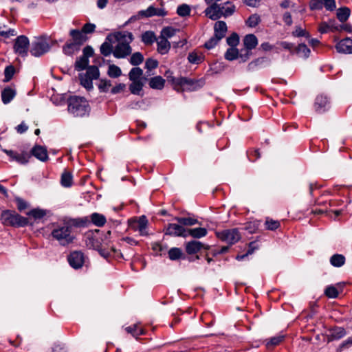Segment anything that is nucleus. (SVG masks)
Masks as SVG:
<instances>
[{
	"label": "nucleus",
	"mask_w": 352,
	"mask_h": 352,
	"mask_svg": "<svg viewBox=\"0 0 352 352\" xmlns=\"http://www.w3.org/2000/svg\"><path fill=\"white\" fill-rule=\"evenodd\" d=\"M107 40L109 42H117L114 47L113 54L117 58H123L131 54V47L130 43L133 40V36L131 32L126 31L117 32L114 34H109Z\"/></svg>",
	"instance_id": "f257e3e1"
},
{
	"label": "nucleus",
	"mask_w": 352,
	"mask_h": 352,
	"mask_svg": "<svg viewBox=\"0 0 352 352\" xmlns=\"http://www.w3.org/2000/svg\"><path fill=\"white\" fill-rule=\"evenodd\" d=\"M89 63V59L86 57L80 56L75 62V69L77 71H82L87 69L85 73L79 74L80 83L87 90H91L94 87L92 81L99 78L100 72L97 66H88Z\"/></svg>",
	"instance_id": "f03ea898"
},
{
	"label": "nucleus",
	"mask_w": 352,
	"mask_h": 352,
	"mask_svg": "<svg viewBox=\"0 0 352 352\" xmlns=\"http://www.w3.org/2000/svg\"><path fill=\"white\" fill-rule=\"evenodd\" d=\"M68 111L75 117H84L89 113L90 108L85 98L72 96L67 100Z\"/></svg>",
	"instance_id": "7ed1b4c3"
},
{
	"label": "nucleus",
	"mask_w": 352,
	"mask_h": 352,
	"mask_svg": "<svg viewBox=\"0 0 352 352\" xmlns=\"http://www.w3.org/2000/svg\"><path fill=\"white\" fill-rule=\"evenodd\" d=\"M52 236L60 245L63 246L72 243L74 239V236L72 234L69 225L65 221L53 228Z\"/></svg>",
	"instance_id": "20e7f679"
},
{
	"label": "nucleus",
	"mask_w": 352,
	"mask_h": 352,
	"mask_svg": "<svg viewBox=\"0 0 352 352\" xmlns=\"http://www.w3.org/2000/svg\"><path fill=\"white\" fill-rule=\"evenodd\" d=\"M1 223L6 226L23 227L28 225V219L13 210H4L1 215Z\"/></svg>",
	"instance_id": "39448f33"
},
{
	"label": "nucleus",
	"mask_w": 352,
	"mask_h": 352,
	"mask_svg": "<svg viewBox=\"0 0 352 352\" xmlns=\"http://www.w3.org/2000/svg\"><path fill=\"white\" fill-rule=\"evenodd\" d=\"M217 236L229 245H233L241 239V234L237 228L228 229L217 232Z\"/></svg>",
	"instance_id": "423d86ee"
},
{
	"label": "nucleus",
	"mask_w": 352,
	"mask_h": 352,
	"mask_svg": "<svg viewBox=\"0 0 352 352\" xmlns=\"http://www.w3.org/2000/svg\"><path fill=\"white\" fill-rule=\"evenodd\" d=\"M128 223L129 228L134 231H138L141 236L148 235V232L147 230L148 222L144 215L135 219H129Z\"/></svg>",
	"instance_id": "0eeeda50"
},
{
	"label": "nucleus",
	"mask_w": 352,
	"mask_h": 352,
	"mask_svg": "<svg viewBox=\"0 0 352 352\" xmlns=\"http://www.w3.org/2000/svg\"><path fill=\"white\" fill-rule=\"evenodd\" d=\"M50 49V45L45 39L38 38L32 41L30 47V53L34 56L39 57L47 53Z\"/></svg>",
	"instance_id": "6e6552de"
},
{
	"label": "nucleus",
	"mask_w": 352,
	"mask_h": 352,
	"mask_svg": "<svg viewBox=\"0 0 352 352\" xmlns=\"http://www.w3.org/2000/svg\"><path fill=\"white\" fill-rule=\"evenodd\" d=\"M30 42L25 36H19L15 39L14 50L15 53L25 57L28 55Z\"/></svg>",
	"instance_id": "1a4fd4ad"
},
{
	"label": "nucleus",
	"mask_w": 352,
	"mask_h": 352,
	"mask_svg": "<svg viewBox=\"0 0 352 352\" xmlns=\"http://www.w3.org/2000/svg\"><path fill=\"white\" fill-rule=\"evenodd\" d=\"M165 234L174 236L187 237L186 230L182 226L176 223H168L164 228Z\"/></svg>",
	"instance_id": "9d476101"
},
{
	"label": "nucleus",
	"mask_w": 352,
	"mask_h": 352,
	"mask_svg": "<svg viewBox=\"0 0 352 352\" xmlns=\"http://www.w3.org/2000/svg\"><path fill=\"white\" fill-rule=\"evenodd\" d=\"M164 76H166L167 81L168 82H170L175 88H176L178 86H184V85H192L193 84V81L191 79L185 78V77H180L178 78H175L173 76V72L170 70H167Z\"/></svg>",
	"instance_id": "9b49d317"
},
{
	"label": "nucleus",
	"mask_w": 352,
	"mask_h": 352,
	"mask_svg": "<svg viewBox=\"0 0 352 352\" xmlns=\"http://www.w3.org/2000/svg\"><path fill=\"white\" fill-rule=\"evenodd\" d=\"M69 265L74 269H80L85 262V256L80 251H74L67 257Z\"/></svg>",
	"instance_id": "f8f14e48"
},
{
	"label": "nucleus",
	"mask_w": 352,
	"mask_h": 352,
	"mask_svg": "<svg viewBox=\"0 0 352 352\" xmlns=\"http://www.w3.org/2000/svg\"><path fill=\"white\" fill-rule=\"evenodd\" d=\"M167 12L162 8H157L154 6H150L147 9L138 12V16L141 18H150L154 16H164Z\"/></svg>",
	"instance_id": "ddd939ff"
},
{
	"label": "nucleus",
	"mask_w": 352,
	"mask_h": 352,
	"mask_svg": "<svg viewBox=\"0 0 352 352\" xmlns=\"http://www.w3.org/2000/svg\"><path fill=\"white\" fill-rule=\"evenodd\" d=\"M210 4L211 5L204 10L206 16L211 20L214 21L222 17L221 4H218L217 3H213Z\"/></svg>",
	"instance_id": "4468645a"
},
{
	"label": "nucleus",
	"mask_w": 352,
	"mask_h": 352,
	"mask_svg": "<svg viewBox=\"0 0 352 352\" xmlns=\"http://www.w3.org/2000/svg\"><path fill=\"white\" fill-rule=\"evenodd\" d=\"M186 252L188 254L192 255L199 252L202 248L208 249L209 246L204 245L201 242L196 240H192L186 243Z\"/></svg>",
	"instance_id": "2eb2a0df"
},
{
	"label": "nucleus",
	"mask_w": 352,
	"mask_h": 352,
	"mask_svg": "<svg viewBox=\"0 0 352 352\" xmlns=\"http://www.w3.org/2000/svg\"><path fill=\"white\" fill-rule=\"evenodd\" d=\"M336 49L339 53L352 54V39L346 38L341 40L336 44Z\"/></svg>",
	"instance_id": "dca6fc26"
},
{
	"label": "nucleus",
	"mask_w": 352,
	"mask_h": 352,
	"mask_svg": "<svg viewBox=\"0 0 352 352\" xmlns=\"http://www.w3.org/2000/svg\"><path fill=\"white\" fill-rule=\"evenodd\" d=\"M5 153L10 156L12 160L21 164H26L30 158V155L26 153H18L11 150H5Z\"/></svg>",
	"instance_id": "f3484780"
},
{
	"label": "nucleus",
	"mask_w": 352,
	"mask_h": 352,
	"mask_svg": "<svg viewBox=\"0 0 352 352\" xmlns=\"http://www.w3.org/2000/svg\"><path fill=\"white\" fill-rule=\"evenodd\" d=\"M156 42L157 46V50L160 54L164 55L169 52L170 43L167 39L160 36L159 38H157Z\"/></svg>",
	"instance_id": "a211bd4d"
},
{
	"label": "nucleus",
	"mask_w": 352,
	"mask_h": 352,
	"mask_svg": "<svg viewBox=\"0 0 352 352\" xmlns=\"http://www.w3.org/2000/svg\"><path fill=\"white\" fill-rule=\"evenodd\" d=\"M31 152L35 157L42 162H45L48 159L47 149L42 146L37 145L34 146Z\"/></svg>",
	"instance_id": "6ab92c4d"
},
{
	"label": "nucleus",
	"mask_w": 352,
	"mask_h": 352,
	"mask_svg": "<svg viewBox=\"0 0 352 352\" xmlns=\"http://www.w3.org/2000/svg\"><path fill=\"white\" fill-rule=\"evenodd\" d=\"M228 28L226 23L223 21H218L214 23V36L219 38V39H222L227 32Z\"/></svg>",
	"instance_id": "aec40b11"
},
{
	"label": "nucleus",
	"mask_w": 352,
	"mask_h": 352,
	"mask_svg": "<svg viewBox=\"0 0 352 352\" xmlns=\"http://www.w3.org/2000/svg\"><path fill=\"white\" fill-rule=\"evenodd\" d=\"M329 340H340L344 337L346 334L344 328L341 327H336L330 329Z\"/></svg>",
	"instance_id": "412c9836"
},
{
	"label": "nucleus",
	"mask_w": 352,
	"mask_h": 352,
	"mask_svg": "<svg viewBox=\"0 0 352 352\" xmlns=\"http://www.w3.org/2000/svg\"><path fill=\"white\" fill-rule=\"evenodd\" d=\"M243 44L248 50H252L258 45V39L254 34H250L244 37Z\"/></svg>",
	"instance_id": "4be33fe9"
},
{
	"label": "nucleus",
	"mask_w": 352,
	"mask_h": 352,
	"mask_svg": "<svg viewBox=\"0 0 352 352\" xmlns=\"http://www.w3.org/2000/svg\"><path fill=\"white\" fill-rule=\"evenodd\" d=\"M83 34L82 30H72L70 31V36L72 37L73 43L78 46L82 45L86 41V37Z\"/></svg>",
	"instance_id": "5701e85b"
},
{
	"label": "nucleus",
	"mask_w": 352,
	"mask_h": 352,
	"mask_svg": "<svg viewBox=\"0 0 352 352\" xmlns=\"http://www.w3.org/2000/svg\"><path fill=\"white\" fill-rule=\"evenodd\" d=\"M328 98L324 96H318L316 98L314 107L316 111L321 113L325 110L328 104Z\"/></svg>",
	"instance_id": "b1692460"
},
{
	"label": "nucleus",
	"mask_w": 352,
	"mask_h": 352,
	"mask_svg": "<svg viewBox=\"0 0 352 352\" xmlns=\"http://www.w3.org/2000/svg\"><path fill=\"white\" fill-rule=\"evenodd\" d=\"M165 80L160 76H155L149 80L148 85L154 89H162L164 87Z\"/></svg>",
	"instance_id": "393cba45"
},
{
	"label": "nucleus",
	"mask_w": 352,
	"mask_h": 352,
	"mask_svg": "<svg viewBox=\"0 0 352 352\" xmlns=\"http://www.w3.org/2000/svg\"><path fill=\"white\" fill-rule=\"evenodd\" d=\"M188 236H191L195 239H200L206 236L208 231L204 228H196L186 230Z\"/></svg>",
	"instance_id": "a878e982"
},
{
	"label": "nucleus",
	"mask_w": 352,
	"mask_h": 352,
	"mask_svg": "<svg viewBox=\"0 0 352 352\" xmlns=\"http://www.w3.org/2000/svg\"><path fill=\"white\" fill-rule=\"evenodd\" d=\"M222 16L228 17L232 15L235 11V6L231 2L227 1L223 5L221 4Z\"/></svg>",
	"instance_id": "bb28decb"
},
{
	"label": "nucleus",
	"mask_w": 352,
	"mask_h": 352,
	"mask_svg": "<svg viewBox=\"0 0 352 352\" xmlns=\"http://www.w3.org/2000/svg\"><path fill=\"white\" fill-rule=\"evenodd\" d=\"M187 58L189 63L198 65L204 61V56L201 52L193 51L188 54Z\"/></svg>",
	"instance_id": "cd10ccee"
},
{
	"label": "nucleus",
	"mask_w": 352,
	"mask_h": 352,
	"mask_svg": "<svg viewBox=\"0 0 352 352\" xmlns=\"http://www.w3.org/2000/svg\"><path fill=\"white\" fill-rule=\"evenodd\" d=\"M141 41L146 45H151L154 42L157 41V38L153 32L146 31L142 34Z\"/></svg>",
	"instance_id": "c85d7f7f"
},
{
	"label": "nucleus",
	"mask_w": 352,
	"mask_h": 352,
	"mask_svg": "<svg viewBox=\"0 0 352 352\" xmlns=\"http://www.w3.org/2000/svg\"><path fill=\"white\" fill-rule=\"evenodd\" d=\"M16 92L14 89L8 87L5 88L1 92V98L4 104L9 103L15 96Z\"/></svg>",
	"instance_id": "c756f323"
},
{
	"label": "nucleus",
	"mask_w": 352,
	"mask_h": 352,
	"mask_svg": "<svg viewBox=\"0 0 352 352\" xmlns=\"http://www.w3.org/2000/svg\"><path fill=\"white\" fill-rule=\"evenodd\" d=\"M345 257L342 254H335L330 258V263L336 267H340L345 263Z\"/></svg>",
	"instance_id": "7c9ffc66"
},
{
	"label": "nucleus",
	"mask_w": 352,
	"mask_h": 352,
	"mask_svg": "<svg viewBox=\"0 0 352 352\" xmlns=\"http://www.w3.org/2000/svg\"><path fill=\"white\" fill-rule=\"evenodd\" d=\"M143 70L138 67H133L129 73V78L131 81L142 80Z\"/></svg>",
	"instance_id": "2f4dec72"
},
{
	"label": "nucleus",
	"mask_w": 352,
	"mask_h": 352,
	"mask_svg": "<svg viewBox=\"0 0 352 352\" xmlns=\"http://www.w3.org/2000/svg\"><path fill=\"white\" fill-rule=\"evenodd\" d=\"M113 42H109L108 40L106 41L100 46V53L104 56H108L111 53L113 54L114 47L112 45Z\"/></svg>",
	"instance_id": "473e14b6"
},
{
	"label": "nucleus",
	"mask_w": 352,
	"mask_h": 352,
	"mask_svg": "<svg viewBox=\"0 0 352 352\" xmlns=\"http://www.w3.org/2000/svg\"><path fill=\"white\" fill-rule=\"evenodd\" d=\"M73 183V177L71 173L65 171L60 178V184L63 187H71Z\"/></svg>",
	"instance_id": "72a5a7b5"
},
{
	"label": "nucleus",
	"mask_w": 352,
	"mask_h": 352,
	"mask_svg": "<svg viewBox=\"0 0 352 352\" xmlns=\"http://www.w3.org/2000/svg\"><path fill=\"white\" fill-rule=\"evenodd\" d=\"M91 220L95 226L98 227L103 226L106 223L105 217L103 214L96 212L91 215Z\"/></svg>",
	"instance_id": "f704fd0d"
},
{
	"label": "nucleus",
	"mask_w": 352,
	"mask_h": 352,
	"mask_svg": "<svg viewBox=\"0 0 352 352\" xmlns=\"http://www.w3.org/2000/svg\"><path fill=\"white\" fill-rule=\"evenodd\" d=\"M350 13L351 11L349 8L346 7L341 8L337 10V17L340 22L343 23L347 21Z\"/></svg>",
	"instance_id": "c9c22d12"
},
{
	"label": "nucleus",
	"mask_w": 352,
	"mask_h": 352,
	"mask_svg": "<svg viewBox=\"0 0 352 352\" xmlns=\"http://www.w3.org/2000/svg\"><path fill=\"white\" fill-rule=\"evenodd\" d=\"M261 21V16L257 14H253L248 18L245 24L250 28H255Z\"/></svg>",
	"instance_id": "e433bc0d"
},
{
	"label": "nucleus",
	"mask_w": 352,
	"mask_h": 352,
	"mask_svg": "<svg viewBox=\"0 0 352 352\" xmlns=\"http://www.w3.org/2000/svg\"><path fill=\"white\" fill-rule=\"evenodd\" d=\"M126 331L132 334L133 336L138 338V336L144 333V329L140 327L138 324H135L131 327L126 328Z\"/></svg>",
	"instance_id": "4c0bfd02"
},
{
	"label": "nucleus",
	"mask_w": 352,
	"mask_h": 352,
	"mask_svg": "<svg viewBox=\"0 0 352 352\" xmlns=\"http://www.w3.org/2000/svg\"><path fill=\"white\" fill-rule=\"evenodd\" d=\"M142 80L132 81L129 85V90L133 94L139 95L143 87Z\"/></svg>",
	"instance_id": "58836bf2"
},
{
	"label": "nucleus",
	"mask_w": 352,
	"mask_h": 352,
	"mask_svg": "<svg viewBox=\"0 0 352 352\" xmlns=\"http://www.w3.org/2000/svg\"><path fill=\"white\" fill-rule=\"evenodd\" d=\"M177 31V30L173 27H165L162 30L160 36L168 40L173 37L176 34Z\"/></svg>",
	"instance_id": "ea45409f"
},
{
	"label": "nucleus",
	"mask_w": 352,
	"mask_h": 352,
	"mask_svg": "<svg viewBox=\"0 0 352 352\" xmlns=\"http://www.w3.org/2000/svg\"><path fill=\"white\" fill-rule=\"evenodd\" d=\"M86 245L89 248H93L94 250H99L100 248V242L98 239L95 236H87L86 239Z\"/></svg>",
	"instance_id": "a19ab883"
},
{
	"label": "nucleus",
	"mask_w": 352,
	"mask_h": 352,
	"mask_svg": "<svg viewBox=\"0 0 352 352\" xmlns=\"http://www.w3.org/2000/svg\"><path fill=\"white\" fill-rule=\"evenodd\" d=\"M144 61V56L140 52L133 53L130 59L129 62L132 65L138 66Z\"/></svg>",
	"instance_id": "79ce46f5"
},
{
	"label": "nucleus",
	"mask_w": 352,
	"mask_h": 352,
	"mask_svg": "<svg viewBox=\"0 0 352 352\" xmlns=\"http://www.w3.org/2000/svg\"><path fill=\"white\" fill-rule=\"evenodd\" d=\"M310 52V50L304 43L299 44L296 48V53L300 57L307 58L309 56Z\"/></svg>",
	"instance_id": "37998d69"
},
{
	"label": "nucleus",
	"mask_w": 352,
	"mask_h": 352,
	"mask_svg": "<svg viewBox=\"0 0 352 352\" xmlns=\"http://www.w3.org/2000/svg\"><path fill=\"white\" fill-rule=\"evenodd\" d=\"M239 50L235 47H230L225 53L224 57L228 60H233L238 58Z\"/></svg>",
	"instance_id": "c03bdc74"
},
{
	"label": "nucleus",
	"mask_w": 352,
	"mask_h": 352,
	"mask_svg": "<svg viewBox=\"0 0 352 352\" xmlns=\"http://www.w3.org/2000/svg\"><path fill=\"white\" fill-rule=\"evenodd\" d=\"M265 62L266 59L265 58H258L248 64V69L249 71H253L256 68L261 67Z\"/></svg>",
	"instance_id": "a18cd8bd"
},
{
	"label": "nucleus",
	"mask_w": 352,
	"mask_h": 352,
	"mask_svg": "<svg viewBox=\"0 0 352 352\" xmlns=\"http://www.w3.org/2000/svg\"><path fill=\"white\" fill-rule=\"evenodd\" d=\"M168 257L172 261L178 260L181 258L182 255V251L180 248H172L168 252Z\"/></svg>",
	"instance_id": "49530a36"
},
{
	"label": "nucleus",
	"mask_w": 352,
	"mask_h": 352,
	"mask_svg": "<svg viewBox=\"0 0 352 352\" xmlns=\"http://www.w3.org/2000/svg\"><path fill=\"white\" fill-rule=\"evenodd\" d=\"M175 219L183 226H193L198 222L197 219L190 217H175Z\"/></svg>",
	"instance_id": "de8ad7c7"
},
{
	"label": "nucleus",
	"mask_w": 352,
	"mask_h": 352,
	"mask_svg": "<svg viewBox=\"0 0 352 352\" xmlns=\"http://www.w3.org/2000/svg\"><path fill=\"white\" fill-rule=\"evenodd\" d=\"M66 223L69 225V228L71 231L72 232V227H80L85 224L87 222L86 220L82 219H70L67 221H65Z\"/></svg>",
	"instance_id": "09e8293b"
},
{
	"label": "nucleus",
	"mask_w": 352,
	"mask_h": 352,
	"mask_svg": "<svg viewBox=\"0 0 352 352\" xmlns=\"http://www.w3.org/2000/svg\"><path fill=\"white\" fill-rule=\"evenodd\" d=\"M107 74L111 78H118L122 75V71L119 67L115 65H110Z\"/></svg>",
	"instance_id": "8fccbe9b"
},
{
	"label": "nucleus",
	"mask_w": 352,
	"mask_h": 352,
	"mask_svg": "<svg viewBox=\"0 0 352 352\" xmlns=\"http://www.w3.org/2000/svg\"><path fill=\"white\" fill-rule=\"evenodd\" d=\"M265 225L266 229L269 230H275L280 227V222L278 221L274 220L269 217L266 218Z\"/></svg>",
	"instance_id": "3c124183"
},
{
	"label": "nucleus",
	"mask_w": 352,
	"mask_h": 352,
	"mask_svg": "<svg viewBox=\"0 0 352 352\" xmlns=\"http://www.w3.org/2000/svg\"><path fill=\"white\" fill-rule=\"evenodd\" d=\"M177 13L180 16H186L190 15V6L187 4H182L181 6H179L177 9Z\"/></svg>",
	"instance_id": "603ef678"
},
{
	"label": "nucleus",
	"mask_w": 352,
	"mask_h": 352,
	"mask_svg": "<svg viewBox=\"0 0 352 352\" xmlns=\"http://www.w3.org/2000/svg\"><path fill=\"white\" fill-rule=\"evenodd\" d=\"M111 86V81L107 79H100L98 84V89L100 92L106 93Z\"/></svg>",
	"instance_id": "864d4df0"
},
{
	"label": "nucleus",
	"mask_w": 352,
	"mask_h": 352,
	"mask_svg": "<svg viewBox=\"0 0 352 352\" xmlns=\"http://www.w3.org/2000/svg\"><path fill=\"white\" fill-rule=\"evenodd\" d=\"M324 294L331 298H335L338 297L339 292L335 286H328L324 290Z\"/></svg>",
	"instance_id": "5fc2aeb1"
},
{
	"label": "nucleus",
	"mask_w": 352,
	"mask_h": 352,
	"mask_svg": "<svg viewBox=\"0 0 352 352\" xmlns=\"http://www.w3.org/2000/svg\"><path fill=\"white\" fill-rule=\"evenodd\" d=\"M78 45H76L74 43H67L64 47H63V52L67 55H72L75 50L78 49Z\"/></svg>",
	"instance_id": "6e6d98bb"
},
{
	"label": "nucleus",
	"mask_w": 352,
	"mask_h": 352,
	"mask_svg": "<svg viewBox=\"0 0 352 352\" xmlns=\"http://www.w3.org/2000/svg\"><path fill=\"white\" fill-rule=\"evenodd\" d=\"M239 42V37L236 33H232L227 38V43L232 47H236Z\"/></svg>",
	"instance_id": "4d7b16f0"
},
{
	"label": "nucleus",
	"mask_w": 352,
	"mask_h": 352,
	"mask_svg": "<svg viewBox=\"0 0 352 352\" xmlns=\"http://www.w3.org/2000/svg\"><path fill=\"white\" fill-rule=\"evenodd\" d=\"M152 249L157 254H162L163 253H165L166 252L167 246L163 245L160 243L156 242L152 244Z\"/></svg>",
	"instance_id": "13d9d810"
},
{
	"label": "nucleus",
	"mask_w": 352,
	"mask_h": 352,
	"mask_svg": "<svg viewBox=\"0 0 352 352\" xmlns=\"http://www.w3.org/2000/svg\"><path fill=\"white\" fill-rule=\"evenodd\" d=\"M28 215L33 217L34 219H41L46 213L45 210L41 209H34L28 213Z\"/></svg>",
	"instance_id": "bf43d9fd"
},
{
	"label": "nucleus",
	"mask_w": 352,
	"mask_h": 352,
	"mask_svg": "<svg viewBox=\"0 0 352 352\" xmlns=\"http://www.w3.org/2000/svg\"><path fill=\"white\" fill-rule=\"evenodd\" d=\"M220 40L221 39H219V38L214 35L207 42L205 43L204 46L208 50L212 49L217 45Z\"/></svg>",
	"instance_id": "052dcab7"
},
{
	"label": "nucleus",
	"mask_w": 352,
	"mask_h": 352,
	"mask_svg": "<svg viewBox=\"0 0 352 352\" xmlns=\"http://www.w3.org/2000/svg\"><path fill=\"white\" fill-rule=\"evenodd\" d=\"M285 336L283 335H278L270 338V341L267 342V346H276L279 344L283 340Z\"/></svg>",
	"instance_id": "680f3d73"
},
{
	"label": "nucleus",
	"mask_w": 352,
	"mask_h": 352,
	"mask_svg": "<svg viewBox=\"0 0 352 352\" xmlns=\"http://www.w3.org/2000/svg\"><path fill=\"white\" fill-rule=\"evenodd\" d=\"M158 66V61L155 59L149 58L145 62V68L148 70H152L157 68Z\"/></svg>",
	"instance_id": "e2e57ef3"
},
{
	"label": "nucleus",
	"mask_w": 352,
	"mask_h": 352,
	"mask_svg": "<svg viewBox=\"0 0 352 352\" xmlns=\"http://www.w3.org/2000/svg\"><path fill=\"white\" fill-rule=\"evenodd\" d=\"M14 74V68L13 66H8L6 67L4 71L5 80L4 81L8 82L10 80Z\"/></svg>",
	"instance_id": "0e129e2a"
},
{
	"label": "nucleus",
	"mask_w": 352,
	"mask_h": 352,
	"mask_svg": "<svg viewBox=\"0 0 352 352\" xmlns=\"http://www.w3.org/2000/svg\"><path fill=\"white\" fill-rule=\"evenodd\" d=\"M323 7L327 10L333 11L336 8L335 0H322Z\"/></svg>",
	"instance_id": "69168bd1"
},
{
	"label": "nucleus",
	"mask_w": 352,
	"mask_h": 352,
	"mask_svg": "<svg viewBox=\"0 0 352 352\" xmlns=\"http://www.w3.org/2000/svg\"><path fill=\"white\" fill-rule=\"evenodd\" d=\"M96 29V25L91 23H85L82 28V32L84 34H91L95 31Z\"/></svg>",
	"instance_id": "338daca9"
},
{
	"label": "nucleus",
	"mask_w": 352,
	"mask_h": 352,
	"mask_svg": "<svg viewBox=\"0 0 352 352\" xmlns=\"http://www.w3.org/2000/svg\"><path fill=\"white\" fill-rule=\"evenodd\" d=\"M311 10H322L323 8L322 0H312L310 3Z\"/></svg>",
	"instance_id": "774afa93"
}]
</instances>
